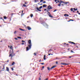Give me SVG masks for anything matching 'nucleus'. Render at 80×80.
<instances>
[{"instance_id":"nucleus-1","label":"nucleus","mask_w":80,"mask_h":80,"mask_svg":"<svg viewBox=\"0 0 80 80\" xmlns=\"http://www.w3.org/2000/svg\"><path fill=\"white\" fill-rule=\"evenodd\" d=\"M47 12H48L47 14L50 17H51V18H53V17L52 16H51V14H50V13L48 12V10H47Z\"/></svg>"},{"instance_id":"nucleus-2","label":"nucleus","mask_w":80,"mask_h":80,"mask_svg":"<svg viewBox=\"0 0 80 80\" xmlns=\"http://www.w3.org/2000/svg\"><path fill=\"white\" fill-rule=\"evenodd\" d=\"M10 53H11L9 56V57H11V59H12V58L13 57V56H14L15 55V54H14V55H12L13 54V53H11V50H10Z\"/></svg>"},{"instance_id":"nucleus-3","label":"nucleus","mask_w":80,"mask_h":80,"mask_svg":"<svg viewBox=\"0 0 80 80\" xmlns=\"http://www.w3.org/2000/svg\"><path fill=\"white\" fill-rule=\"evenodd\" d=\"M41 24H42L43 25H46L47 27H48V26L47 25V24H46V23H45V21H41Z\"/></svg>"},{"instance_id":"nucleus-4","label":"nucleus","mask_w":80,"mask_h":80,"mask_svg":"<svg viewBox=\"0 0 80 80\" xmlns=\"http://www.w3.org/2000/svg\"><path fill=\"white\" fill-rule=\"evenodd\" d=\"M42 8V6H41V7H40L39 8H35V9H37V10H38V11H39V12H41V10L40 9H41V8Z\"/></svg>"},{"instance_id":"nucleus-5","label":"nucleus","mask_w":80,"mask_h":80,"mask_svg":"<svg viewBox=\"0 0 80 80\" xmlns=\"http://www.w3.org/2000/svg\"><path fill=\"white\" fill-rule=\"evenodd\" d=\"M51 7L52 6L50 5H49L48 7V10H50V9H52V8Z\"/></svg>"},{"instance_id":"nucleus-6","label":"nucleus","mask_w":80,"mask_h":80,"mask_svg":"<svg viewBox=\"0 0 80 80\" xmlns=\"http://www.w3.org/2000/svg\"><path fill=\"white\" fill-rule=\"evenodd\" d=\"M10 48L11 49V50H12V52L11 53H13V48H12V46H10Z\"/></svg>"},{"instance_id":"nucleus-7","label":"nucleus","mask_w":80,"mask_h":80,"mask_svg":"<svg viewBox=\"0 0 80 80\" xmlns=\"http://www.w3.org/2000/svg\"><path fill=\"white\" fill-rule=\"evenodd\" d=\"M27 28L28 30H32V28L29 26L27 27Z\"/></svg>"},{"instance_id":"nucleus-8","label":"nucleus","mask_w":80,"mask_h":80,"mask_svg":"<svg viewBox=\"0 0 80 80\" xmlns=\"http://www.w3.org/2000/svg\"><path fill=\"white\" fill-rule=\"evenodd\" d=\"M47 68L48 70L49 71H50V70H51L52 69V68H51L50 69V67H48Z\"/></svg>"},{"instance_id":"nucleus-9","label":"nucleus","mask_w":80,"mask_h":80,"mask_svg":"<svg viewBox=\"0 0 80 80\" xmlns=\"http://www.w3.org/2000/svg\"><path fill=\"white\" fill-rule=\"evenodd\" d=\"M6 71L8 72H9V68L8 67H6Z\"/></svg>"},{"instance_id":"nucleus-10","label":"nucleus","mask_w":80,"mask_h":80,"mask_svg":"<svg viewBox=\"0 0 80 80\" xmlns=\"http://www.w3.org/2000/svg\"><path fill=\"white\" fill-rule=\"evenodd\" d=\"M64 16H65V17H68V16H69V15L67 14H65L64 15Z\"/></svg>"},{"instance_id":"nucleus-11","label":"nucleus","mask_w":80,"mask_h":80,"mask_svg":"<svg viewBox=\"0 0 80 80\" xmlns=\"http://www.w3.org/2000/svg\"><path fill=\"white\" fill-rule=\"evenodd\" d=\"M32 44H30L28 46V47H29V49H30L31 48V47H32Z\"/></svg>"},{"instance_id":"nucleus-12","label":"nucleus","mask_w":80,"mask_h":80,"mask_svg":"<svg viewBox=\"0 0 80 80\" xmlns=\"http://www.w3.org/2000/svg\"><path fill=\"white\" fill-rule=\"evenodd\" d=\"M26 51H28V50H29V47H26Z\"/></svg>"},{"instance_id":"nucleus-13","label":"nucleus","mask_w":80,"mask_h":80,"mask_svg":"<svg viewBox=\"0 0 80 80\" xmlns=\"http://www.w3.org/2000/svg\"><path fill=\"white\" fill-rule=\"evenodd\" d=\"M34 2L35 3H36V2H39V1L38 0H34Z\"/></svg>"},{"instance_id":"nucleus-14","label":"nucleus","mask_w":80,"mask_h":80,"mask_svg":"<svg viewBox=\"0 0 80 80\" xmlns=\"http://www.w3.org/2000/svg\"><path fill=\"white\" fill-rule=\"evenodd\" d=\"M28 43L29 44H31V40H29L28 41Z\"/></svg>"},{"instance_id":"nucleus-15","label":"nucleus","mask_w":80,"mask_h":80,"mask_svg":"<svg viewBox=\"0 0 80 80\" xmlns=\"http://www.w3.org/2000/svg\"><path fill=\"white\" fill-rule=\"evenodd\" d=\"M68 3H69V2H64V4H68Z\"/></svg>"},{"instance_id":"nucleus-16","label":"nucleus","mask_w":80,"mask_h":80,"mask_svg":"<svg viewBox=\"0 0 80 80\" xmlns=\"http://www.w3.org/2000/svg\"><path fill=\"white\" fill-rule=\"evenodd\" d=\"M72 43V44H74V45H77V43H75L74 42H71Z\"/></svg>"},{"instance_id":"nucleus-17","label":"nucleus","mask_w":80,"mask_h":80,"mask_svg":"<svg viewBox=\"0 0 80 80\" xmlns=\"http://www.w3.org/2000/svg\"><path fill=\"white\" fill-rule=\"evenodd\" d=\"M46 57V56H45V55H44V60H46V58H45V57Z\"/></svg>"},{"instance_id":"nucleus-18","label":"nucleus","mask_w":80,"mask_h":80,"mask_svg":"<svg viewBox=\"0 0 80 80\" xmlns=\"http://www.w3.org/2000/svg\"><path fill=\"white\" fill-rule=\"evenodd\" d=\"M33 14H31L30 17H31V18H32V17H33Z\"/></svg>"},{"instance_id":"nucleus-19","label":"nucleus","mask_w":80,"mask_h":80,"mask_svg":"<svg viewBox=\"0 0 80 80\" xmlns=\"http://www.w3.org/2000/svg\"><path fill=\"white\" fill-rule=\"evenodd\" d=\"M56 67V66H54L52 67V68H55Z\"/></svg>"},{"instance_id":"nucleus-20","label":"nucleus","mask_w":80,"mask_h":80,"mask_svg":"<svg viewBox=\"0 0 80 80\" xmlns=\"http://www.w3.org/2000/svg\"><path fill=\"white\" fill-rule=\"evenodd\" d=\"M73 10H74V11H77V8L75 9V8H73Z\"/></svg>"},{"instance_id":"nucleus-21","label":"nucleus","mask_w":80,"mask_h":80,"mask_svg":"<svg viewBox=\"0 0 80 80\" xmlns=\"http://www.w3.org/2000/svg\"><path fill=\"white\" fill-rule=\"evenodd\" d=\"M61 3H64V4L65 2L62 1H61Z\"/></svg>"},{"instance_id":"nucleus-22","label":"nucleus","mask_w":80,"mask_h":80,"mask_svg":"<svg viewBox=\"0 0 80 80\" xmlns=\"http://www.w3.org/2000/svg\"><path fill=\"white\" fill-rule=\"evenodd\" d=\"M69 65V63H65L64 65Z\"/></svg>"},{"instance_id":"nucleus-23","label":"nucleus","mask_w":80,"mask_h":80,"mask_svg":"<svg viewBox=\"0 0 80 80\" xmlns=\"http://www.w3.org/2000/svg\"><path fill=\"white\" fill-rule=\"evenodd\" d=\"M23 11H22V14H21V16H22V15H24V13L23 14Z\"/></svg>"},{"instance_id":"nucleus-24","label":"nucleus","mask_w":80,"mask_h":80,"mask_svg":"<svg viewBox=\"0 0 80 80\" xmlns=\"http://www.w3.org/2000/svg\"><path fill=\"white\" fill-rule=\"evenodd\" d=\"M15 64V62H13L12 63V65H13Z\"/></svg>"},{"instance_id":"nucleus-25","label":"nucleus","mask_w":80,"mask_h":80,"mask_svg":"<svg viewBox=\"0 0 80 80\" xmlns=\"http://www.w3.org/2000/svg\"><path fill=\"white\" fill-rule=\"evenodd\" d=\"M43 7H47V6H46V5L44 4L43 5Z\"/></svg>"},{"instance_id":"nucleus-26","label":"nucleus","mask_w":80,"mask_h":80,"mask_svg":"<svg viewBox=\"0 0 80 80\" xmlns=\"http://www.w3.org/2000/svg\"><path fill=\"white\" fill-rule=\"evenodd\" d=\"M17 38H19V39H21V38H22L21 37H18Z\"/></svg>"},{"instance_id":"nucleus-27","label":"nucleus","mask_w":80,"mask_h":80,"mask_svg":"<svg viewBox=\"0 0 80 80\" xmlns=\"http://www.w3.org/2000/svg\"><path fill=\"white\" fill-rule=\"evenodd\" d=\"M4 19H7V17L6 16H4Z\"/></svg>"},{"instance_id":"nucleus-28","label":"nucleus","mask_w":80,"mask_h":80,"mask_svg":"<svg viewBox=\"0 0 80 80\" xmlns=\"http://www.w3.org/2000/svg\"><path fill=\"white\" fill-rule=\"evenodd\" d=\"M61 65H65V63H61Z\"/></svg>"},{"instance_id":"nucleus-29","label":"nucleus","mask_w":80,"mask_h":80,"mask_svg":"<svg viewBox=\"0 0 80 80\" xmlns=\"http://www.w3.org/2000/svg\"><path fill=\"white\" fill-rule=\"evenodd\" d=\"M71 10L72 12V11H73V8H71Z\"/></svg>"},{"instance_id":"nucleus-30","label":"nucleus","mask_w":80,"mask_h":80,"mask_svg":"<svg viewBox=\"0 0 80 80\" xmlns=\"http://www.w3.org/2000/svg\"><path fill=\"white\" fill-rule=\"evenodd\" d=\"M57 10L55 9L53 12H56V11H57Z\"/></svg>"},{"instance_id":"nucleus-31","label":"nucleus","mask_w":80,"mask_h":80,"mask_svg":"<svg viewBox=\"0 0 80 80\" xmlns=\"http://www.w3.org/2000/svg\"><path fill=\"white\" fill-rule=\"evenodd\" d=\"M2 71H4V70L5 68H2Z\"/></svg>"},{"instance_id":"nucleus-32","label":"nucleus","mask_w":80,"mask_h":80,"mask_svg":"<svg viewBox=\"0 0 80 80\" xmlns=\"http://www.w3.org/2000/svg\"><path fill=\"white\" fill-rule=\"evenodd\" d=\"M43 0H41L40 1V2H43Z\"/></svg>"},{"instance_id":"nucleus-33","label":"nucleus","mask_w":80,"mask_h":80,"mask_svg":"<svg viewBox=\"0 0 80 80\" xmlns=\"http://www.w3.org/2000/svg\"><path fill=\"white\" fill-rule=\"evenodd\" d=\"M19 30H22H22H23V29L20 28H19Z\"/></svg>"},{"instance_id":"nucleus-34","label":"nucleus","mask_w":80,"mask_h":80,"mask_svg":"<svg viewBox=\"0 0 80 80\" xmlns=\"http://www.w3.org/2000/svg\"><path fill=\"white\" fill-rule=\"evenodd\" d=\"M14 14L13 13H12V14H11V16H13V15H14Z\"/></svg>"},{"instance_id":"nucleus-35","label":"nucleus","mask_w":80,"mask_h":80,"mask_svg":"<svg viewBox=\"0 0 80 80\" xmlns=\"http://www.w3.org/2000/svg\"><path fill=\"white\" fill-rule=\"evenodd\" d=\"M26 5H25V4H23V7H26Z\"/></svg>"},{"instance_id":"nucleus-36","label":"nucleus","mask_w":80,"mask_h":80,"mask_svg":"<svg viewBox=\"0 0 80 80\" xmlns=\"http://www.w3.org/2000/svg\"><path fill=\"white\" fill-rule=\"evenodd\" d=\"M22 42H25V41H23V40H22Z\"/></svg>"},{"instance_id":"nucleus-37","label":"nucleus","mask_w":80,"mask_h":80,"mask_svg":"<svg viewBox=\"0 0 80 80\" xmlns=\"http://www.w3.org/2000/svg\"><path fill=\"white\" fill-rule=\"evenodd\" d=\"M43 3H46V2L45 1H44L43 2Z\"/></svg>"},{"instance_id":"nucleus-38","label":"nucleus","mask_w":80,"mask_h":80,"mask_svg":"<svg viewBox=\"0 0 80 80\" xmlns=\"http://www.w3.org/2000/svg\"><path fill=\"white\" fill-rule=\"evenodd\" d=\"M14 39H15V40H18V38H14Z\"/></svg>"},{"instance_id":"nucleus-39","label":"nucleus","mask_w":80,"mask_h":80,"mask_svg":"<svg viewBox=\"0 0 80 80\" xmlns=\"http://www.w3.org/2000/svg\"><path fill=\"white\" fill-rule=\"evenodd\" d=\"M71 52H72V53H73V52H74L72 50H71Z\"/></svg>"},{"instance_id":"nucleus-40","label":"nucleus","mask_w":80,"mask_h":80,"mask_svg":"<svg viewBox=\"0 0 80 80\" xmlns=\"http://www.w3.org/2000/svg\"><path fill=\"white\" fill-rule=\"evenodd\" d=\"M70 21H74V20H73V19H70Z\"/></svg>"},{"instance_id":"nucleus-41","label":"nucleus","mask_w":80,"mask_h":80,"mask_svg":"<svg viewBox=\"0 0 80 80\" xmlns=\"http://www.w3.org/2000/svg\"><path fill=\"white\" fill-rule=\"evenodd\" d=\"M11 69L12 70V71L13 70V68H11Z\"/></svg>"},{"instance_id":"nucleus-42","label":"nucleus","mask_w":80,"mask_h":80,"mask_svg":"<svg viewBox=\"0 0 80 80\" xmlns=\"http://www.w3.org/2000/svg\"><path fill=\"white\" fill-rule=\"evenodd\" d=\"M14 33V34H15V33H17V31H15Z\"/></svg>"},{"instance_id":"nucleus-43","label":"nucleus","mask_w":80,"mask_h":80,"mask_svg":"<svg viewBox=\"0 0 80 80\" xmlns=\"http://www.w3.org/2000/svg\"><path fill=\"white\" fill-rule=\"evenodd\" d=\"M50 51H52V50H51V49L49 50V52H50Z\"/></svg>"},{"instance_id":"nucleus-44","label":"nucleus","mask_w":80,"mask_h":80,"mask_svg":"<svg viewBox=\"0 0 80 80\" xmlns=\"http://www.w3.org/2000/svg\"><path fill=\"white\" fill-rule=\"evenodd\" d=\"M41 64L42 65H43V64H44V63H43V62L42 63H41Z\"/></svg>"},{"instance_id":"nucleus-45","label":"nucleus","mask_w":80,"mask_h":80,"mask_svg":"<svg viewBox=\"0 0 80 80\" xmlns=\"http://www.w3.org/2000/svg\"><path fill=\"white\" fill-rule=\"evenodd\" d=\"M39 80H41V78H39Z\"/></svg>"},{"instance_id":"nucleus-46","label":"nucleus","mask_w":80,"mask_h":80,"mask_svg":"<svg viewBox=\"0 0 80 80\" xmlns=\"http://www.w3.org/2000/svg\"><path fill=\"white\" fill-rule=\"evenodd\" d=\"M59 3L60 4H61V3H62V2H59Z\"/></svg>"},{"instance_id":"nucleus-47","label":"nucleus","mask_w":80,"mask_h":80,"mask_svg":"<svg viewBox=\"0 0 80 80\" xmlns=\"http://www.w3.org/2000/svg\"><path fill=\"white\" fill-rule=\"evenodd\" d=\"M60 5H61V4H58V6H60Z\"/></svg>"},{"instance_id":"nucleus-48","label":"nucleus","mask_w":80,"mask_h":80,"mask_svg":"<svg viewBox=\"0 0 80 80\" xmlns=\"http://www.w3.org/2000/svg\"><path fill=\"white\" fill-rule=\"evenodd\" d=\"M48 80V78H47L46 79H45L44 80Z\"/></svg>"},{"instance_id":"nucleus-49","label":"nucleus","mask_w":80,"mask_h":80,"mask_svg":"<svg viewBox=\"0 0 80 80\" xmlns=\"http://www.w3.org/2000/svg\"><path fill=\"white\" fill-rule=\"evenodd\" d=\"M56 64H58V62H56Z\"/></svg>"},{"instance_id":"nucleus-50","label":"nucleus","mask_w":80,"mask_h":80,"mask_svg":"<svg viewBox=\"0 0 80 80\" xmlns=\"http://www.w3.org/2000/svg\"><path fill=\"white\" fill-rule=\"evenodd\" d=\"M21 45H24V43H22L21 44Z\"/></svg>"},{"instance_id":"nucleus-51","label":"nucleus","mask_w":80,"mask_h":80,"mask_svg":"<svg viewBox=\"0 0 80 80\" xmlns=\"http://www.w3.org/2000/svg\"><path fill=\"white\" fill-rule=\"evenodd\" d=\"M57 0H55L54 1V2H57Z\"/></svg>"},{"instance_id":"nucleus-52","label":"nucleus","mask_w":80,"mask_h":80,"mask_svg":"<svg viewBox=\"0 0 80 80\" xmlns=\"http://www.w3.org/2000/svg\"><path fill=\"white\" fill-rule=\"evenodd\" d=\"M72 42H68V43H72Z\"/></svg>"},{"instance_id":"nucleus-53","label":"nucleus","mask_w":80,"mask_h":80,"mask_svg":"<svg viewBox=\"0 0 80 80\" xmlns=\"http://www.w3.org/2000/svg\"><path fill=\"white\" fill-rule=\"evenodd\" d=\"M7 62H9V60H8Z\"/></svg>"},{"instance_id":"nucleus-54","label":"nucleus","mask_w":80,"mask_h":80,"mask_svg":"<svg viewBox=\"0 0 80 80\" xmlns=\"http://www.w3.org/2000/svg\"><path fill=\"white\" fill-rule=\"evenodd\" d=\"M69 58H72V57L70 56V57H69Z\"/></svg>"},{"instance_id":"nucleus-55","label":"nucleus","mask_w":80,"mask_h":80,"mask_svg":"<svg viewBox=\"0 0 80 80\" xmlns=\"http://www.w3.org/2000/svg\"><path fill=\"white\" fill-rule=\"evenodd\" d=\"M56 58V59H60V58Z\"/></svg>"},{"instance_id":"nucleus-56","label":"nucleus","mask_w":80,"mask_h":80,"mask_svg":"<svg viewBox=\"0 0 80 80\" xmlns=\"http://www.w3.org/2000/svg\"><path fill=\"white\" fill-rule=\"evenodd\" d=\"M77 12L78 13H79L78 11H77Z\"/></svg>"},{"instance_id":"nucleus-57","label":"nucleus","mask_w":80,"mask_h":80,"mask_svg":"<svg viewBox=\"0 0 80 80\" xmlns=\"http://www.w3.org/2000/svg\"><path fill=\"white\" fill-rule=\"evenodd\" d=\"M61 5H62V6H63V5H64V4H61Z\"/></svg>"},{"instance_id":"nucleus-58","label":"nucleus","mask_w":80,"mask_h":80,"mask_svg":"<svg viewBox=\"0 0 80 80\" xmlns=\"http://www.w3.org/2000/svg\"><path fill=\"white\" fill-rule=\"evenodd\" d=\"M46 10H47V9H44V11H45Z\"/></svg>"},{"instance_id":"nucleus-59","label":"nucleus","mask_w":80,"mask_h":80,"mask_svg":"<svg viewBox=\"0 0 80 80\" xmlns=\"http://www.w3.org/2000/svg\"><path fill=\"white\" fill-rule=\"evenodd\" d=\"M42 68H44V66H42Z\"/></svg>"},{"instance_id":"nucleus-60","label":"nucleus","mask_w":80,"mask_h":80,"mask_svg":"<svg viewBox=\"0 0 80 80\" xmlns=\"http://www.w3.org/2000/svg\"><path fill=\"white\" fill-rule=\"evenodd\" d=\"M34 55H35L36 56V53H34Z\"/></svg>"},{"instance_id":"nucleus-61","label":"nucleus","mask_w":80,"mask_h":80,"mask_svg":"<svg viewBox=\"0 0 80 80\" xmlns=\"http://www.w3.org/2000/svg\"><path fill=\"white\" fill-rule=\"evenodd\" d=\"M51 55V53L48 54V55Z\"/></svg>"},{"instance_id":"nucleus-62","label":"nucleus","mask_w":80,"mask_h":80,"mask_svg":"<svg viewBox=\"0 0 80 80\" xmlns=\"http://www.w3.org/2000/svg\"><path fill=\"white\" fill-rule=\"evenodd\" d=\"M57 1H58V2H59L60 1H58V0Z\"/></svg>"},{"instance_id":"nucleus-63","label":"nucleus","mask_w":80,"mask_h":80,"mask_svg":"<svg viewBox=\"0 0 80 80\" xmlns=\"http://www.w3.org/2000/svg\"><path fill=\"white\" fill-rule=\"evenodd\" d=\"M76 47H77V48H78V46H76Z\"/></svg>"},{"instance_id":"nucleus-64","label":"nucleus","mask_w":80,"mask_h":80,"mask_svg":"<svg viewBox=\"0 0 80 80\" xmlns=\"http://www.w3.org/2000/svg\"><path fill=\"white\" fill-rule=\"evenodd\" d=\"M69 45V44H66V45Z\"/></svg>"}]
</instances>
